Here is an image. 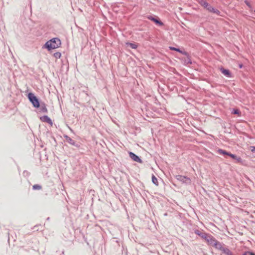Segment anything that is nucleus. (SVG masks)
<instances>
[{
    "label": "nucleus",
    "instance_id": "nucleus-1",
    "mask_svg": "<svg viewBox=\"0 0 255 255\" xmlns=\"http://www.w3.org/2000/svg\"><path fill=\"white\" fill-rule=\"evenodd\" d=\"M61 42L60 39L57 37H55L47 41L44 45L43 48L49 51L58 48L61 45Z\"/></svg>",
    "mask_w": 255,
    "mask_h": 255
},
{
    "label": "nucleus",
    "instance_id": "nucleus-2",
    "mask_svg": "<svg viewBox=\"0 0 255 255\" xmlns=\"http://www.w3.org/2000/svg\"><path fill=\"white\" fill-rule=\"evenodd\" d=\"M27 98L34 108L36 109L40 108L41 103L40 100L33 93H29L27 94Z\"/></svg>",
    "mask_w": 255,
    "mask_h": 255
},
{
    "label": "nucleus",
    "instance_id": "nucleus-3",
    "mask_svg": "<svg viewBox=\"0 0 255 255\" xmlns=\"http://www.w3.org/2000/svg\"><path fill=\"white\" fill-rule=\"evenodd\" d=\"M198 3L205 8L207 10L211 13H213L215 8L210 4H209L206 0H198Z\"/></svg>",
    "mask_w": 255,
    "mask_h": 255
},
{
    "label": "nucleus",
    "instance_id": "nucleus-4",
    "mask_svg": "<svg viewBox=\"0 0 255 255\" xmlns=\"http://www.w3.org/2000/svg\"><path fill=\"white\" fill-rule=\"evenodd\" d=\"M175 178L178 181L181 182L182 184H184L186 185H190L191 184V179L187 176L177 175L175 176Z\"/></svg>",
    "mask_w": 255,
    "mask_h": 255
},
{
    "label": "nucleus",
    "instance_id": "nucleus-5",
    "mask_svg": "<svg viewBox=\"0 0 255 255\" xmlns=\"http://www.w3.org/2000/svg\"><path fill=\"white\" fill-rule=\"evenodd\" d=\"M146 18L153 22L156 25L162 26L164 25L163 22L161 21L159 17L154 15H149L146 16Z\"/></svg>",
    "mask_w": 255,
    "mask_h": 255
},
{
    "label": "nucleus",
    "instance_id": "nucleus-6",
    "mask_svg": "<svg viewBox=\"0 0 255 255\" xmlns=\"http://www.w3.org/2000/svg\"><path fill=\"white\" fill-rule=\"evenodd\" d=\"M205 240L207 241L208 245L212 246L213 247L214 245V243L217 241V240H216V239L213 236L208 234L206 236V239Z\"/></svg>",
    "mask_w": 255,
    "mask_h": 255
},
{
    "label": "nucleus",
    "instance_id": "nucleus-7",
    "mask_svg": "<svg viewBox=\"0 0 255 255\" xmlns=\"http://www.w3.org/2000/svg\"><path fill=\"white\" fill-rule=\"evenodd\" d=\"M129 156L134 161H136L138 163H142V160L136 154L132 152L129 151L128 152Z\"/></svg>",
    "mask_w": 255,
    "mask_h": 255
},
{
    "label": "nucleus",
    "instance_id": "nucleus-8",
    "mask_svg": "<svg viewBox=\"0 0 255 255\" xmlns=\"http://www.w3.org/2000/svg\"><path fill=\"white\" fill-rule=\"evenodd\" d=\"M64 137L66 141L68 142L69 144L76 146L77 147H79L80 145L76 143V142L72 139L70 137L68 136L67 135H64Z\"/></svg>",
    "mask_w": 255,
    "mask_h": 255
},
{
    "label": "nucleus",
    "instance_id": "nucleus-9",
    "mask_svg": "<svg viewBox=\"0 0 255 255\" xmlns=\"http://www.w3.org/2000/svg\"><path fill=\"white\" fill-rule=\"evenodd\" d=\"M229 157H230L232 159L235 160L236 163L243 164L244 161L242 158L239 156H237L236 154L231 153Z\"/></svg>",
    "mask_w": 255,
    "mask_h": 255
},
{
    "label": "nucleus",
    "instance_id": "nucleus-10",
    "mask_svg": "<svg viewBox=\"0 0 255 255\" xmlns=\"http://www.w3.org/2000/svg\"><path fill=\"white\" fill-rule=\"evenodd\" d=\"M220 71L222 73L228 78H231L232 77V74L231 71L227 69H225L223 67L220 68Z\"/></svg>",
    "mask_w": 255,
    "mask_h": 255
},
{
    "label": "nucleus",
    "instance_id": "nucleus-11",
    "mask_svg": "<svg viewBox=\"0 0 255 255\" xmlns=\"http://www.w3.org/2000/svg\"><path fill=\"white\" fill-rule=\"evenodd\" d=\"M225 246H226L225 245V244H224L222 243H220L217 241V242H215V243H214L213 247H214L217 250H220L222 252L224 249L225 248Z\"/></svg>",
    "mask_w": 255,
    "mask_h": 255
},
{
    "label": "nucleus",
    "instance_id": "nucleus-12",
    "mask_svg": "<svg viewBox=\"0 0 255 255\" xmlns=\"http://www.w3.org/2000/svg\"><path fill=\"white\" fill-rule=\"evenodd\" d=\"M40 119L42 122L47 123L51 126H52L53 125V122L51 119L46 115L42 116L40 118Z\"/></svg>",
    "mask_w": 255,
    "mask_h": 255
},
{
    "label": "nucleus",
    "instance_id": "nucleus-13",
    "mask_svg": "<svg viewBox=\"0 0 255 255\" xmlns=\"http://www.w3.org/2000/svg\"><path fill=\"white\" fill-rule=\"evenodd\" d=\"M169 49L173 51H177L180 53L182 54L183 55H188V52L185 51V50H183L179 48H176L175 47L170 46Z\"/></svg>",
    "mask_w": 255,
    "mask_h": 255
},
{
    "label": "nucleus",
    "instance_id": "nucleus-14",
    "mask_svg": "<svg viewBox=\"0 0 255 255\" xmlns=\"http://www.w3.org/2000/svg\"><path fill=\"white\" fill-rule=\"evenodd\" d=\"M194 233L195 234L198 235L199 236H200L201 238H202L203 239H206V236L208 235L207 233H206L205 232H202L198 229L195 230Z\"/></svg>",
    "mask_w": 255,
    "mask_h": 255
},
{
    "label": "nucleus",
    "instance_id": "nucleus-15",
    "mask_svg": "<svg viewBox=\"0 0 255 255\" xmlns=\"http://www.w3.org/2000/svg\"><path fill=\"white\" fill-rule=\"evenodd\" d=\"M39 112L43 113H47L48 110L46 108V104L44 102L40 103V107L39 108Z\"/></svg>",
    "mask_w": 255,
    "mask_h": 255
},
{
    "label": "nucleus",
    "instance_id": "nucleus-16",
    "mask_svg": "<svg viewBox=\"0 0 255 255\" xmlns=\"http://www.w3.org/2000/svg\"><path fill=\"white\" fill-rule=\"evenodd\" d=\"M217 152L220 154L223 155L225 157H226L227 156H229L231 153L230 152L220 148L218 149Z\"/></svg>",
    "mask_w": 255,
    "mask_h": 255
},
{
    "label": "nucleus",
    "instance_id": "nucleus-17",
    "mask_svg": "<svg viewBox=\"0 0 255 255\" xmlns=\"http://www.w3.org/2000/svg\"><path fill=\"white\" fill-rule=\"evenodd\" d=\"M185 55L186 56L187 58L185 59L184 60V64L185 65L191 64L192 63V62L191 59V55L188 53V55Z\"/></svg>",
    "mask_w": 255,
    "mask_h": 255
},
{
    "label": "nucleus",
    "instance_id": "nucleus-18",
    "mask_svg": "<svg viewBox=\"0 0 255 255\" xmlns=\"http://www.w3.org/2000/svg\"><path fill=\"white\" fill-rule=\"evenodd\" d=\"M126 45L127 46H129L132 49H135L137 48L138 47V45L137 44H136V43L134 42V43H130V42H127L126 43Z\"/></svg>",
    "mask_w": 255,
    "mask_h": 255
},
{
    "label": "nucleus",
    "instance_id": "nucleus-19",
    "mask_svg": "<svg viewBox=\"0 0 255 255\" xmlns=\"http://www.w3.org/2000/svg\"><path fill=\"white\" fill-rule=\"evenodd\" d=\"M231 114L233 115H237L239 116H241V112L239 109L234 108L232 109Z\"/></svg>",
    "mask_w": 255,
    "mask_h": 255
},
{
    "label": "nucleus",
    "instance_id": "nucleus-20",
    "mask_svg": "<svg viewBox=\"0 0 255 255\" xmlns=\"http://www.w3.org/2000/svg\"><path fill=\"white\" fill-rule=\"evenodd\" d=\"M222 253L226 254V255H234L233 253L227 247H226L223 250Z\"/></svg>",
    "mask_w": 255,
    "mask_h": 255
},
{
    "label": "nucleus",
    "instance_id": "nucleus-21",
    "mask_svg": "<svg viewBox=\"0 0 255 255\" xmlns=\"http://www.w3.org/2000/svg\"><path fill=\"white\" fill-rule=\"evenodd\" d=\"M151 178H152V183L156 186H158V180H157V178L153 174H152Z\"/></svg>",
    "mask_w": 255,
    "mask_h": 255
},
{
    "label": "nucleus",
    "instance_id": "nucleus-22",
    "mask_svg": "<svg viewBox=\"0 0 255 255\" xmlns=\"http://www.w3.org/2000/svg\"><path fill=\"white\" fill-rule=\"evenodd\" d=\"M42 188V186L39 184H35L32 186V189L34 190H40Z\"/></svg>",
    "mask_w": 255,
    "mask_h": 255
},
{
    "label": "nucleus",
    "instance_id": "nucleus-23",
    "mask_svg": "<svg viewBox=\"0 0 255 255\" xmlns=\"http://www.w3.org/2000/svg\"><path fill=\"white\" fill-rule=\"evenodd\" d=\"M212 13H215L219 16H223V15L221 14V12L218 9H217L216 8H215V9Z\"/></svg>",
    "mask_w": 255,
    "mask_h": 255
},
{
    "label": "nucleus",
    "instance_id": "nucleus-24",
    "mask_svg": "<svg viewBox=\"0 0 255 255\" xmlns=\"http://www.w3.org/2000/svg\"><path fill=\"white\" fill-rule=\"evenodd\" d=\"M243 255H255V253L252 251H246L243 253Z\"/></svg>",
    "mask_w": 255,
    "mask_h": 255
},
{
    "label": "nucleus",
    "instance_id": "nucleus-25",
    "mask_svg": "<svg viewBox=\"0 0 255 255\" xmlns=\"http://www.w3.org/2000/svg\"><path fill=\"white\" fill-rule=\"evenodd\" d=\"M61 56V54L60 52H55L54 54V56L56 58H60V57Z\"/></svg>",
    "mask_w": 255,
    "mask_h": 255
},
{
    "label": "nucleus",
    "instance_id": "nucleus-26",
    "mask_svg": "<svg viewBox=\"0 0 255 255\" xmlns=\"http://www.w3.org/2000/svg\"><path fill=\"white\" fill-rule=\"evenodd\" d=\"M250 149L252 152H255V146H251Z\"/></svg>",
    "mask_w": 255,
    "mask_h": 255
},
{
    "label": "nucleus",
    "instance_id": "nucleus-27",
    "mask_svg": "<svg viewBox=\"0 0 255 255\" xmlns=\"http://www.w3.org/2000/svg\"><path fill=\"white\" fill-rule=\"evenodd\" d=\"M245 2L247 4V5H248L249 7H250V8L252 7L251 4H250V3L248 0H246L245 1Z\"/></svg>",
    "mask_w": 255,
    "mask_h": 255
},
{
    "label": "nucleus",
    "instance_id": "nucleus-28",
    "mask_svg": "<svg viewBox=\"0 0 255 255\" xmlns=\"http://www.w3.org/2000/svg\"><path fill=\"white\" fill-rule=\"evenodd\" d=\"M38 225H36L34 227L33 229H34L35 231H38L39 230V229L38 228Z\"/></svg>",
    "mask_w": 255,
    "mask_h": 255
},
{
    "label": "nucleus",
    "instance_id": "nucleus-29",
    "mask_svg": "<svg viewBox=\"0 0 255 255\" xmlns=\"http://www.w3.org/2000/svg\"><path fill=\"white\" fill-rule=\"evenodd\" d=\"M243 64H239V68L241 69V68H243Z\"/></svg>",
    "mask_w": 255,
    "mask_h": 255
},
{
    "label": "nucleus",
    "instance_id": "nucleus-30",
    "mask_svg": "<svg viewBox=\"0 0 255 255\" xmlns=\"http://www.w3.org/2000/svg\"><path fill=\"white\" fill-rule=\"evenodd\" d=\"M47 220H49V217H48V218H47Z\"/></svg>",
    "mask_w": 255,
    "mask_h": 255
}]
</instances>
